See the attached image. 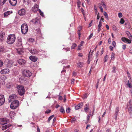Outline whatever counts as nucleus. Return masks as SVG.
Instances as JSON below:
<instances>
[{"label":"nucleus","instance_id":"nucleus-1","mask_svg":"<svg viewBox=\"0 0 132 132\" xmlns=\"http://www.w3.org/2000/svg\"><path fill=\"white\" fill-rule=\"evenodd\" d=\"M18 93L20 96L24 95L25 93V90L24 86L21 85H19L16 87Z\"/></svg>","mask_w":132,"mask_h":132},{"label":"nucleus","instance_id":"nucleus-2","mask_svg":"<svg viewBox=\"0 0 132 132\" xmlns=\"http://www.w3.org/2000/svg\"><path fill=\"white\" fill-rule=\"evenodd\" d=\"M16 39L14 34L10 35L8 36L7 42L9 44H12L14 43Z\"/></svg>","mask_w":132,"mask_h":132},{"label":"nucleus","instance_id":"nucleus-3","mask_svg":"<svg viewBox=\"0 0 132 132\" xmlns=\"http://www.w3.org/2000/svg\"><path fill=\"white\" fill-rule=\"evenodd\" d=\"M21 32L24 35L26 34L28 30L27 24L26 23L22 24L21 26Z\"/></svg>","mask_w":132,"mask_h":132},{"label":"nucleus","instance_id":"nucleus-4","mask_svg":"<svg viewBox=\"0 0 132 132\" xmlns=\"http://www.w3.org/2000/svg\"><path fill=\"white\" fill-rule=\"evenodd\" d=\"M19 102L18 100H14L13 101L10 105V108L13 109H15L19 106Z\"/></svg>","mask_w":132,"mask_h":132},{"label":"nucleus","instance_id":"nucleus-5","mask_svg":"<svg viewBox=\"0 0 132 132\" xmlns=\"http://www.w3.org/2000/svg\"><path fill=\"white\" fill-rule=\"evenodd\" d=\"M13 63V62L12 61L7 59L4 61V64L6 67L10 68L12 66Z\"/></svg>","mask_w":132,"mask_h":132},{"label":"nucleus","instance_id":"nucleus-6","mask_svg":"<svg viewBox=\"0 0 132 132\" xmlns=\"http://www.w3.org/2000/svg\"><path fill=\"white\" fill-rule=\"evenodd\" d=\"M22 75L26 77H29L31 76L32 73L29 70H24L23 71Z\"/></svg>","mask_w":132,"mask_h":132},{"label":"nucleus","instance_id":"nucleus-7","mask_svg":"<svg viewBox=\"0 0 132 132\" xmlns=\"http://www.w3.org/2000/svg\"><path fill=\"white\" fill-rule=\"evenodd\" d=\"M34 24L37 25L39 26H41L40 22V20L37 18H36L34 19H33L31 21Z\"/></svg>","mask_w":132,"mask_h":132},{"label":"nucleus","instance_id":"nucleus-8","mask_svg":"<svg viewBox=\"0 0 132 132\" xmlns=\"http://www.w3.org/2000/svg\"><path fill=\"white\" fill-rule=\"evenodd\" d=\"M17 62L20 65H23L26 64V61L22 59H19L17 61Z\"/></svg>","mask_w":132,"mask_h":132},{"label":"nucleus","instance_id":"nucleus-9","mask_svg":"<svg viewBox=\"0 0 132 132\" xmlns=\"http://www.w3.org/2000/svg\"><path fill=\"white\" fill-rule=\"evenodd\" d=\"M18 97L15 94H13L12 95L9 96V102H11L12 101H14V100H15Z\"/></svg>","mask_w":132,"mask_h":132},{"label":"nucleus","instance_id":"nucleus-10","mask_svg":"<svg viewBox=\"0 0 132 132\" xmlns=\"http://www.w3.org/2000/svg\"><path fill=\"white\" fill-rule=\"evenodd\" d=\"M129 39L125 37H122L121 38L122 40L124 42L128 44H130L131 43V41L132 40V39L130 38H129Z\"/></svg>","mask_w":132,"mask_h":132},{"label":"nucleus","instance_id":"nucleus-11","mask_svg":"<svg viewBox=\"0 0 132 132\" xmlns=\"http://www.w3.org/2000/svg\"><path fill=\"white\" fill-rule=\"evenodd\" d=\"M5 101L4 96L3 95H0V106L4 104Z\"/></svg>","mask_w":132,"mask_h":132},{"label":"nucleus","instance_id":"nucleus-12","mask_svg":"<svg viewBox=\"0 0 132 132\" xmlns=\"http://www.w3.org/2000/svg\"><path fill=\"white\" fill-rule=\"evenodd\" d=\"M39 6L37 4H35L34 6L32 8V11L35 12H37V11L39 9H38Z\"/></svg>","mask_w":132,"mask_h":132},{"label":"nucleus","instance_id":"nucleus-13","mask_svg":"<svg viewBox=\"0 0 132 132\" xmlns=\"http://www.w3.org/2000/svg\"><path fill=\"white\" fill-rule=\"evenodd\" d=\"M16 45L17 47H22V44L21 38H20L18 39L17 42L16 43Z\"/></svg>","mask_w":132,"mask_h":132},{"label":"nucleus","instance_id":"nucleus-14","mask_svg":"<svg viewBox=\"0 0 132 132\" xmlns=\"http://www.w3.org/2000/svg\"><path fill=\"white\" fill-rule=\"evenodd\" d=\"M119 107L118 106L116 108L115 110L114 115L116 119L117 118V117L119 111Z\"/></svg>","mask_w":132,"mask_h":132},{"label":"nucleus","instance_id":"nucleus-15","mask_svg":"<svg viewBox=\"0 0 132 132\" xmlns=\"http://www.w3.org/2000/svg\"><path fill=\"white\" fill-rule=\"evenodd\" d=\"M29 51L32 55H35L37 54L39 52V51L36 49H35L30 50Z\"/></svg>","mask_w":132,"mask_h":132},{"label":"nucleus","instance_id":"nucleus-16","mask_svg":"<svg viewBox=\"0 0 132 132\" xmlns=\"http://www.w3.org/2000/svg\"><path fill=\"white\" fill-rule=\"evenodd\" d=\"M26 13V11L24 9H22L19 10L18 14L20 15H24Z\"/></svg>","mask_w":132,"mask_h":132},{"label":"nucleus","instance_id":"nucleus-17","mask_svg":"<svg viewBox=\"0 0 132 132\" xmlns=\"http://www.w3.org/2000/svg\"><path fill=\"white\" fill-rule=\"evenodd\" d=\"M10 72V70L8 69H5L2 70L1 73L3 74H6Z\"/></svg>","mask_w":132,"mask_h":132},{"label":"nucleus","instance_id":"nucleus-18","mask_svg":"<svg viewBox=\"0 0 132 132\" xmlns=\"http://www.w3.org/2000/svg\"><path fill=\"white\" fill-rule=\"evenodd\" d=\"M5 33L3 31H0V41H2L3 39V37L5 36Z\"/></svg>","mask_w":132,"mask_h":132},{"label":"nucleus","instance_id":"nucleus-19","mask_svg":"<svg viewBox=\"0 0 132 132\" xmlns=\"http://www.w3.org/2000/svg\"><path fill=\"white\" fill-rule=\"evenodd\" d=\"M83 105L82 103H80L75 106V109L76 110L80 109L82 107Z\"/></svg>","mask_w":132,"mask_h":132},{"label":"nucleus","instance_id":"nucleus-20","mask_svg":"<svg viewBox=\"0 0 132 132\" xmlns=\"http://www.w3.org/2000/svg\"><path fill=\"white\" fill-rule=\"evenodd\" d=\"M9 120L8 119H3L0 122V123L3 125H4L7 123V122H9Z\"/></svg>","mask_w":132,"mask_h":132},{"label":"nucleus","instance_id":"nucleus-21","mask_svg":"<svg viewBox=\"0 0 132 132\" xmlns=\"http://www.w3.org/2000/svg\"><path fill=\"white\" fill-rule=\"evenodd\" d=\"M9 1L10 4L12 6L15 5L17 2V0H9Z\"/></svg>","mask_w":132,"mask_h":132},{"label":"nucleus","instance_id":"nucleus-22","mask_svg":"<svg viewBox=\"0 0 132 132\" xmlns=\"http://www.w3.org/2000/svg\"><path fill=\"white\" fill-rule=\"evenodd\" d=\"M29 59L30 60L34 62L36 61L37 60V57L34 56H30Z\"/></svg>","mask_w":132,"mask_h":132},{"label":"nucleus","instance_id":"nucleus-23","mask_svg":"<svg viewBox=\"0 0 132 132\" xmlns=\"http://www.w3.org/2000/svg\"><path fill=\"white\" fill-rule=\"evenodd\" d=\"M12 125L10 123H9L8 124L6 125H5L3 126L2 128V129L3 130H4L7 128H9V127H11Z\"/></svg>","mask_w":132,"mask_h":132},{"label":"nucleus","instance_id":"nucleus-24","mask_svg":"<svg viewBox=\"0 0 132 132\" xmlns=\"http://www.w3.org/2000/svg\"><path fill=\"white\" fill-rule=\"evenodd\" d=\"M17 53L19 54H22L23 53V50L21 47L16 49Z\"/></svg>","mask_w":132,"mask_h":132},{"label":"nucleus","instance_id":"nucleus-25","mask_svg":"<svg viewBox=\"0 0 132 132\" xmlns=\"http://www.w3.org/2000/svg\"><path fill=\"white\" fill-rule=\"evenodd\" d=\"M15 113L14 112L11 111L9 113V115L10 118L11 119H13L14 116L15 115Z\"/></svg>","mask_w":132,"mask_h":132},{"label":"nucleus","instance_id":"nucleus-26","mask_svg":"<svg viewBox=\"0 0 132 132\" xmlns=\"http://www.w3.org/2000/svg\"><path fill=\"white\" fill-rule=\"evenodd\" d=\"M85 106L84 107V111L85 112H87L89 110V108L88 107L89 106V104L87 103L85 104Z\"/></svg>","mask_w":132,"mask_h":132},{"label":"nucleus","instance_id":"nucleus-27","mask_svg":"<svg viewBox=\"0 0 132 132\" xmlns=\"http://www.w3.org/2000/svg\"><path fill=\"white\" fill-rule=\"evenodd\" d=\"M84 63L82 62H80L77 63V67L78 68H82L84 65Z\"/></svg>","mask_w":132,"mask_h":132},{"label":"nucleus","instance_id":"nucleus-28","mask_svg":"<svg viewBox=\"0 0 132 132\" xmlns=\"http://www.w3.org/2000/svg\"><path fill=\"white\" fill-rule=\"evenodd\" d=\"M12 12L11 11V12L10 11H8L6 12H5L4 14V16L7 17L8 16V15H10V13H12Z\"/></svg>","mask_w":132,"mask_h":132},{"label":"nucleus","instance_id":"nucleus-29","mask_svg":"<svg viewBox=\"0 0 132 132\" xmlns=\"http://www.w3.org/2000/svg\"><path fill=\"white\" fill-rule=\"evenodd\" d=\"M25 78L21 76L19 78V81L20 83H22L24 81Z\"/></svg>","mask_w":132,"mask_h":132},{"label":"nucleus","instance_id":"nucleus-30","mask_svg":"<svg viewBox=\"0 0 132 132\" xmlns=\"http://www.w3.org/2000/svg\"><path fill=\"white\" fill-rule=\"evenodd\" d=\"M60 112L62 114H64L65 113V111L64 109V108L62 106L60 108Z\"/></svg>","mask_w":132,"mask_h":132},{"label":"nucleus","instance_id":"nucleus-31","mask_svg":"<svg viewBox=\"0 0 132 132\" xmlns=\"http://www.w3.org/2000/svg\"><path fill=\"white\" fill-rule=\"evenodd\" d=\"M30 0H23V3L25 4L28 5L30 2Z\"/></svg>","mask_w":132,"mask_h":132},{"label":"nucleus","instance_id":"nucleus-32","mask_svg":"<svg viewBox=\"0 0 132 132\" xmlns=\"http://www.w3.org/2000/svg\"><path fill=\"white\" fill-rule=\"evenodd\" d=\"M126 33L128 37L129 38L132 39V36L130 34V33L128 31L126 32Z\"/></svg>","mask_w":132,"mask_h":132},{"label":"nucleus","instance_id":"nucleus-33","mask_svg":"<svg viewBox=\"0 0 132 132\" xmlns=\"http://www.w3.org/2000/svg\"><path fill=\"white\" fill-rule=\"evenodd\" d=\"M77 117H72L71 119V122L72 123L75 122V121L76 120Z\"/></svg>","mask_w":132,"mask_h":132},{"label":"nucleus","instance_id":"nucleus-34","mask_svg":"<svg viewBox=\"0 0 132 132\" xmlns=\"http://www.w3.org/2000/svg\"><path fill=\"white\" fill-rule=\"evenodd\" d=\"M72 45L71 46V49L72 50L75 49L77 46V44L75 43H72Z\"/></svg>","mask_w":132,"mask_h":132},{"label":"nucleus","instance_id":"nucleus-35","mask_svg":"<svg viewBox=\"0 0 132 132\" xmlns=\"http://www.w3.org/2000/svg\"><path fill=\"white\" fill-rule=\"evenodd\" d=\"M129 106V107H128V111L129 113L130 114L131 113V112H132L131 105H130Z\"/></svg>","mask_w":132,"mask_h":132},{"label":"nucleus","instance_id":"nucleus-36","mask_svg":"<svg viewBox=\"0 0 132 132\" xmlns=\"http://www.w3.org/2000/svg\"><path fill=\"white\" fill-rule=\"evenodd\" d=\"M115 54L113 52L112 53L111 57V59L112 60H114L115 57Z\"/></svg>","mask_w":132,"mask_h":132},{"label":"nucleus","instance_id":"nucleus-37","mask_svg":"<svg viewBox=\"0 0 132 132\" xmlns=\"http://www.w3.org/2000/svg\"><path fill=\"white\" fill-rule=\"evenodd\" d=\"M108 59V55H106L104 57V62H105L107 61Z\"/></svg>","mask_w":132,"mask_h":132},{"label":"nucleus","instance_id":"nucleus-38","mask_svg":"<svg viewBox=\"0 0 132 132\" xmlns=\"http://www.w3.org/2000/svg\"><path fill=\"white\" fill-rule=\"evenodd\" d=\"M54 117V115H53L51 116H50V117L48 118V121H47L48 122V123H49L50 120L51 119H52Z\"/></svg>","mask_w":132,"mask_h":132},{"label":"nucleus","instance_id":"nucleus-39","mask_svg":"<svg viewBox=\"0 0 132 132\" xmlns=\"http://www.w3.org/2000/svg\"><path fill=\"white\" fill-rule=\"evenodd\" d=\"M6 0H0V3L1 5H2L5 3Z\"/></svg>","mask_w":132,"mask_h":132},{"label":"nucleus","instance_id":"nucleus-40","mask_svg":"<svg viewBox=\"0 0 132 132\" xmlns=\"http://www.w3.org/2000/svg\"><path fill=\"white\" fill-rule=\"evenodd\" d=\"M70 110L71 109L70 108H67L66 110V113H69L70 111Z\"/></svg>","mask_w":132,"mask_h":132},{"label":"nucleus","instance_id":"nucleus-41","mask_svg":"<svg viewBox=\"0 0 132 132\" xmlns=\"http://www.w3.org/2000/svg\"><path fill=\"white\" fill-rule=\"evenodd\" d=\"M129 80H128V83L127 84V85L128 86V87L130 88H131L132 87V85L131 83H129Z\"/></svg>","mask_w":132,"mask_h":132},{"label":"nucleus","instance_id":"nucleus-42","mask_svg":"<svg viewBox=\"0 0 132 132\" xmlns=\"http://www.w3.org/2000/svg\"><path fill=\"white\" fill-rule=\"evenodd\" d=\"M90 58L89 56V55L88 56V60L87 61V63L88 64H89V63H90Z\"/></svg>","mask_w":132,"mask_h":132},{"label":"nucleus","instance_id":"nucleus-43","mask_svg":"<svg viewBox=\"0 0 132 132\" xmlns=\"http://www.w3.org/2000/svg\"><path fill=\"white\" fill-rule=\"evenodd\" d=\"M38 11L40 15L42 16H44L43 13L40 9H39Z\"/></svg>","mask_w":132,"mask_h":132},{"label":"nucleus","instance_id":"nucleus-44","mask_svg":"<svg viewBox=\"0 0 132 132\" xmlns=\"http://www.w3.org/2000/svg\"><path fill=\"white\" fill-rule=\"evenodd\" d=\"M120 22L121 24H123L125 22V20L123 18H121L120 21Z\"/></svg>","mask_w":132,"mask_h":132},{"label":"nucleus","instance_id":"nucleus-45","mask_svg":"<svg viewBox=\"0 0 132 132\" xmlns=\"http://www.w3.org/2000/svg\"><path fill=\"white\" fill-rule=\"evenodd\" d=\"M103 14L105 16V18L107 19L108 20L109 18L107 13L105 12H104Z\"/></svg>","mask_w":132,"mask_h":132},{"label":"nucleus","instance_id":"nucleus-46","mask_svg":"<svg viewBox=\"0 0 132 132\" xmlns=\"http://www.w3.org/2000/svg\"><path fill=\"white\" fill-rule=\"evenodd\" d=\"M80 31H79V30H78V31H77L78 34V35L79 38V39H80V38L81 37V32H80Z\"/></svg>","mask_w":132,"mask_h":132},{"label":"nucleus","instance_id":"nucleus-47","mask_svg":"<svg viewBox=\"0 0 132 132\" xmlns=\"http://www.w3.org/2000/svg\"><path fill=\"white\" fill-rule=\"evenodd\" d=\"M51 110H49L48 109L45 112V114L47 113L48 114L51 112Z\"/></svg>","mask_w":132,"mask_h":132},{"label":"nucleus","instance_id":"nucleus-48","mask_svg":"<svg viewBox=\"0 0 132 132\" xmlns=\"http://www.w3.org/2000/svg\"><path fill=\"white\" fill-rule=\"evenodd\" d=\"M102 22L101 21V20H100L99 22V24L98 26V27H101L102 26Z\"/></svg>","mask_w":132,"mask_h":132},{"label":"nucleus","instance_id":"nucleus-49","mask_svg":"<svg viewBox=\"0 0 132 132\" xmlns=\"http://www.w3.org/2000/svg\"><path fill=\"white\" fill-rule=\"evenodd\" d=\"M112 45L113 46V47H114L116 46V44L115 41H114L112 42Z\"/></svg>","mask_w":132,"mask_h":132},{"label":"nucleus","instance_id":"nucleus-50","mask_svg":"<svg viewBox=\"0 0 132 132\" xmlns=\"http://www.w3.org/2000/svg\"><path fill=\"white\" fill-rule=\"evenodd\" d=\"M60 93H60V94L59 95V100H62L63 99V97L62 96H61L60 95Z\"/></svg>","mask_w":132,"mask_h":132},{"label":"nucleus","instance_id":"nucleus-51","mask_svg":"<svg viewBox=\"0 0 132 132\" xmlns=\"http://www.w3.org/2000/svg\"><path fill=\"white\" fill-rule=\"evenodd\" d=\"M4 48L3 47L0 46V52H3L4 51Z\"/></svg>","mask_w":132,"mask_h":132},{"label":"nucleus","instance_id":"nucleus-52","mask_svg":"<svg viewBox=\"0 0 132 132\" xmlns=\"http://www.w3.org/2000/svg\"><path fill=\"white\" fill-rule=\"evenodd\" d=\"M112 28L113 30L114 31H116L117 29V28L115 26L113 25L112 26Z\"/></svg>","mask_w":132,"mask_h":132},{"label":"nucleus","instance_id":"nucleus-53","mask_svg":"<svg viewBox=\"0 0 132 132\" xmlns=\"http://www.w3.org/2000/svg\"><path fill=\"white\" fill-rule=\"evenodd\" d=\"M93 36V34H91L89 36V37H88V38H87V39L88 40H89Z\"/></svg>","mask_w":132,"mask_h":132},{"label":"nucleus","instance_id":"nucleus-54","mask_svg":"<svg viewBox=\"0 0 132 132\" xmlns=\"http://www.w3.org/2000/svg\"><path fill=\"white\" fill-rule=\"evenodd\" d=\"M81 12H82L83 15H84H84H85V13L84 10L83 9V8L81 9Z\"/></svg>","mask_w":132,"mask_h":132},{"label":"nucleus","instance_id":"nucleus-55","mask_svg":"<svg viewBox=\"0 0 132 132\" xmlns=\"http://www.w3.org/2000/svg\"><path fill=\"white\" fill-rule=\"evenodd\" d=\"M91 116V112L87 116V120H89V118H90V117Z\"/></svg>","mask_w":132,"mask_h":132},{"label":"nucleus","instance_id":"nucleus-56","mask_svg":"<svg viewBox=\"0 0 132 132\" xmlns=\"http://www.w3.org/2000/svg\"><path fill=\"white\" fill-rule=\"evenodd\" d=\"M77 73L76 72L73 71L72 72V75L73 76H76L77 75Z\"/></svg>","mask_w":132,"mask_h":132},{"label":"nucleus","instance_id":"nucleus-57","mask_svg":"<svg viewBox=\"0 0 132 132\" xmlns=\"http://www.w3.org/2000/svg\"><path fill=\"white\" fill-rule=\"evenodd\" d=\"M63 49H64L66 51H69L70 50V48L67 47L66 48H63Z\"/></svg>","mask_w":132,"mask_h":132},{"label":"nucleus","instance_id":"nucleus-58","mask_svg":"<svg viewBox=\"0 0 132 132\" xmlns=\"http://www.w3.org/2000/svg\"><path fill=\"white\" fill-rule=\"evenodd\" d=\"M113 70L112 71V72H113L115 73L116 72V67H114L113 68Z\"/></svg>","mask_w":132,"mask_h":132},{"label":"nucleus","instance_id":"nucleus-59","mask_svg":"<svg viewBox=\"0 0 132 132\" xmlns=\"http://www.w3.org/2000/svg\"><path fill=\"white\" fill-rule=\"evenodd\" d=\"M122 16V14L121 13H118V17L120 18Z\"/></svg>","mask_w":132,"mask_h":132},{"label":"nucleus","instance_id":"nucleus-60","mask_svg":"<svg viewBox=\"0 0 132 132\" xmlns=\"http://www.w3.org/2000/svg\"><path fill=\"white\" fill-rule=\"evenodd\" d=\"M84 43V41H82L80 43V46H82L83 44Z\"/></svg>","mask_w":132,"mask_h":132},{"label":"nucleus","instance_id":"nucleus-61","mask_svg":"<svg viewBox=\"0 0 132 132\" xmlns=\"http://www.w3.org/2000/svg\"><path fill=\"white\" fill-rule=\"evenodd\" d=\"M3 63L1 60H0V67H2L3 65Z\"/></svg>","mask_w":132,"mask_h":132},{"label":"nucleus","instance_id":"nucleus-62","mask_svg":"<svg viewBox=\"0 0 132 132\" xmlns=\"http://www.w3.org/2000/svg\"><path fill=\"white\" fill-rule=\"evenodd\" d=\"M81 28H82V27H81V26H79L78 28V30H79V31H81Z\"/></svg>","mask_w":132,"mask_h":132},{"label":"nucleus","instance_id":"nucleus-63","mask_svg":"<svg viewBox=\"0 0 132 132\" xmlns=\"http://www.w3.org/2000/svg\"><path fill=\"white\" fill-rule=\"evenodd\" d=\"M87 94H85L84 95V98H83L84 99L85 98H86L87 97Z\"/></svg>","mask_w":132,"mask_h":132},{"label":"nucleus","instance_id":"nucleus-64","mask_svg":"<svg viewBox=\"0 0 132 132\" xmlns=\"http://www.w3.org/2000/svg\"><path fill=\"white\" fill-rule=\"evenodd\" d=\"M126 45H122V48L124 50H125L126 49Z\"/></svg>","mask_w":132,"mask_h":132}]
</instances>
